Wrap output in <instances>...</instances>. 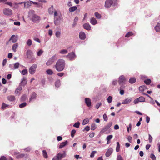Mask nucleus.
Segmentation results:
<instances>
[{
    "label": "nucleus",
    "mask_w": 160,
    "mask_h": 160,
    "mask_svg": "<svg viewBox=\"0 0 160 160\" xmlns=\"http://www.w3.org/2000/svg\"><path fill=\"white\" fill-rule=\"evenodd\" d=\"M80 123L79 122H77L75 123L73 125V126L76 128H78L80 125Z\"/></svg>",
    "instance_id": "c03bdc74"
},
{
    "label": "nucleus",
    "mask_w": 160,
    "mask_h": 160,
    "mask_svg": "<svg viewBox=\"0 0 160 160\" xmlns=\"http://www.w3.org/2000/svg\"><path fill=\"white\" fill-rule=\"evenodd\" d=\"M61 32L60 31H57L55 33V35L56 37L57 38H60L61 36Z\"/></svg>",
    "instance_id": "473e14b6"
},
{
    "label": "nucleus",
    "mask_w": 160,
    "mask_h": 160,
    "mask_svg": "<svg viewBox=\"0 0 160 160\" xmlns=\"http://www.w3.org/2000/svg\"><path fill=\"white\" fill-rule=\"evenodd\" d=\"M13 65L14 69H16L18 68L20 64L18 62H17L15 63Z\"/></svg>",
    "instance_id": "4c0bfd02"
},
{
    "label": "nucleus",
    "mask_w": 160,
    "mask_h": 160,
    "mask_svg": "<svg viewBox=\"0 0 160 160\" xmlns=\"http://www.w3.org/2000/svg\"><path fill=\"white\" fill-rule=\"evenodd\" d=\"M112 100V96H109L108 98V102L109 103H110L111 102Z\"/></svg>",
    "instance_id": "13d9d810"
},
{
    "label": "nucleus",
    "mask_w": 160,
    "mask_h": 160,
    "mask_svg": "<svg viewBox=\"0 0 160 160\" xmlns=\"http://www.w3.org/2000/svg\"><path fill=\"white\" fill-rule=\"evenodd\" d=\"M80 38L82 40H84L86 38L85 33L83 32H80L79 34Z\"/></svg>",
    "instance_id": "6ab92c4d"
},
{
    "label": "nucleus",
    "mask_w": 160,
    "mask_h": 160,
    "mask_svg": "<svg viewBox=\"0 0 160 160\" xmlns=\"http://www.w3.org/2000/svg\"><path fill=\"white\" fill-rule=\"evenodd\" d=\"M95 16L97 18L99 19H100L101 17V15L97 12H95Z\"/></svg>",
    "instance_id": "58836bf2"
},
{
    "label": "nucleus",
    "mask_w": 160,
    "mask_h": 160,
    "mask_svg": "<svg viewBox=\"0 0 160 160\" xmlns=\"http://www.w3.org/2000/svg\"><path fill=\"white\" fill-rule=\"evenodd\" d=\"M58 59L57 56L56 54L54 55L50 58L46 62V64L48 66L52 65Z\"/></svg>",
    "instance_id": "39448f33"
},
{
    "label": "nucleus",
    "mask_w": 160,
    "mask_h": 160,
    "mask_svg": "<svg viewBox=\"0 0 160 160\" xmlns=\"http://www.w3.org/2000/svg\"><path fill=\"white\" fill-rule=\"evenodd\" d=\"M65 155V152L64 151H63L62 153H61V152L58 153L56 155V156L60 160H61L62 158L64 157Z\"/></svg>",
    "instance_id": "ddd939ff"
},
{
    "label": "nucleus",
    "mask_w": 160,
    "mask_h": 160,
    "mask_svg": "<svg viewBox=\"0 0 160 160\" xmlns=\"http://www.w3.org/2000/svg\"><path fill=\"white\" fill-rule=\"evenodd\" d=\"M147 89L146 88V87L145 86H142L140 87L139 88V90L140 91H144L146 89Z\"/></svg>",
    "instance_id": "7c9ffc66"
},
{
    "label": "nucleus",
    "mask_w": 160,
    "mask_h": 160,
    "mask_svg": "<svg viewBox=\"0 0 160 160\" xmlns=\"http://www.w3.org/2000/svg\"><path fill=\"white\" fill-rule=\"evenodd\" d=\"M27 104L26 102H23L19 105V107L22 108L26 106Z\"/></svg>",
    "instance_id": "603ef678"
},
{
    "label": "nucleus",
    "mask_w": 160,
    "mask_h": 160,
    "mask_svg": "<svg viewBox=\"0 0 160 160\" xmlns=\"http://www.w3.org/2000/svg\"><path fill=\"white\" fill-rule=\"evenodd\" d=\"M7 99L10 101H13L15 100V97L14 96L10 95L7 97Z\"/></svg>",
    "instance_id": "393cba45"
},
{
    "label": "nucleus",
    "mask_w": 160,
    "mask_h": 160,
    "mask_svg": "<svg viewBox=\"0 0 160 160\" xmlns=\"http://www.w3.org/2000/svg\"><path fill=\"white\" fill-rule=\"evenodd\" d=\"M132 125L131 123H130L128 127L127 128V131L128 132H130V130H131L132 128Z\"/></svg>",
    "instance_id": "6e6d98bb"
},
{
    "label": "nucleus",
    "mask_w": 160,
    "mask_h": 160,
    "mask_svg": "<svg viewBox=\"0 0 160 160\" xmlns=\"http://www.w3.org/2000/svg\"><path fill=\"white\" fill-rule=\"evenodd\" d=\"M35 11L33 10H31L29 12L28 16L31 18L34 22L40 20V18L39 16L35 14Z\"/></svg>",
    "instance_id": "f03ea898"
},
{
    "label": "nucleus",
    "mask_w": 160,
    "mask_h": 160,
    "mask_svg": "<svg viewBox=\"0 0 160 160\" xmlns=\"http://www.w3.org/2000/svg\"><path fill=\"white\" fill-rule=\"evenodd\" d=\"M36 94L35 92H33L29 99V101L31 102L32 100L36 99Z\"/></svg>",
    "instance_id": "b1692460"
},
{
    "label": "nucleus",
    "mask_w": 160,
    "mask_h": 160,
    "mask_svg": "<svg viewBox=\"0 0 160 160\" xmlns=\"http://www.w3.org/2000/svg\"><path fill=\"white\" fill-rule=\"evenodd\" d=\"M103 116L104 120L105 121H107L108 120V118L106 114H104Z\"/></svg>",
    "instance_id": "0e129e2a"
},
{
    "label": "nucleus",
    "mask_w": 160,
    "mask_h": 160,
    "mask_svg": "<svg viewBox=\"0 0 160 160\" xmlns=\"http://www.w3.org/2000/svg\"><path fill=\"white\" fill-rule=\"evenodd\" d=\"M68 52V51L66 49H62L60 50L59 52L61 54H64L67 53Z\"/></svg>",
    "instance_id": "f704fd0d"
},
{
    "label": "nucleus",
    "mask_w": 160,
    "mask_h": 160,
    "mask_svg": "<svg viewBox=\"0 0 160 160\" xmlns=\"http://www.w3.org/2000/svg\"><path fill=\"white\" fill-rule=\"evenodd\" d=\"M89 122V120L88 118L84 119L82 122V124L83 125H85L86 124L88 123Z\"/></svg>",
    "instance_id": "a18cd8bd"
},
{
    "label": "nucleus",
    "mask_w": 160,
    "mask_h": 160,
    "mask_svg": "<svg viewBox=\"0 0 160 160\" xmlns=\"http://www.w3.org/2000/svg\"><path fill=\"white\" fill-rule=\"evenodd\" d=\"M117 160H123V159L120 155H118L117 156Z\"/></svg>",
    "instance_id": "e2e57ef3"
},
{
    "label": "nucleus",
    "mask_w": 160,
    "mask_h": 160,
    "mask_svg": "<svg viewBox=\"0 0 160 160\" xmlns=\"http://www.w3.org/2000/svg\"><path fill=\"white\" fill-rule=\"evenodd\" d=\"M25 156L24 154H20L17 156V158H21Z\"/></svg>",
    "instance_id": "09e8293b"
},
{
    "label": "nucleus",
    "mask_w": 160,
    "mask_h": 160,
    "mask_svg": "<svg viewBox=\"0 0 160 160\" xmlns=\"http://www.w3.org/2000/svg\"><path fill=\"white\" fill-rule=\"evenodd\" d=\"M112 122H109L101 130L100 133L101 134L104 132L108 133L109 132V129L112 126Z\"/></svg>",
    "instance_id": "7ed1b4c3"
},
{
    "label": "nucleus",
    "mask_w": 160,
    "mask_h": 160,
    "mask_svg": "<svg viewBox=\"0 0 160 160\" xmlns=\"http://www.w3.org/2000/svg\"><path fill=\"white\" fill-rule=\"evenodd\" d=\"M133 34L132 32H129L127 33L125 35V37L127 38L129 37L130 36H131Z\"/></svg>",
    "instance_id": "5fc2aeb1"
},
{
    "label": "nucleus",
    "mask_w": 160,
    "mask_h": 160,
    "mask_svg": "<svg viewBox=\"0 0 160 160\" xmlns=\"http://www.w3.org/2000/svg\"><path fill=\"white\" fill-rule=\"evenodd\" d=\"M48 75H51L53 73L51 69H48L46 71Z\"/></svg>",
    "instance_id": "ea45409f"
},
{
    "label": "nucleus",
    "mask_w": 160,
    "mask_h": 160,
    "mask_svg": "<svg viewBox=\"0 0 160 160\" xmlns=\"http://www.w3.org/2000/svg\"><path fill=\"white\" fill-rule=\"evenodd\" d=\"M85 103L88 107L91 105V102L90 99L88 98H86L85 99Z\"/></svg>",
    "instance_id": "f3484780"
},
{
    "label": "nucleus",
    "mask_w": 160,
    "mask_h": 160,
    "mask_svg": "<svg viewBox=\"0 0 160 160\" xmlns=\"http://www.w3.org/2000/svg\"><path fill=\"white\" fill-rule=\"evenodd\" d=\"M68 143V142L67 140H66L65 142H62L59 145L58 148L59 149L62 148L64 147L65 146L67 145Z\"/></svg>",
    "instance_id": "2eb2a0df"
},
{
    "label": "nucleus",
    "mask_w": 160,
    "mask_h": 160,
    "mask_svg": "<svg viewBox=\"0 0 160 160\" xmlns=\"http://www.w3.org/2000/svg\"><path fill=\"white\" fill-rule=\"evenodd\" d=\"M26 44L28 46H30L32 44V40L30 39H28L26 42Z\"/></svg>",
    "instance_id": "2f4dec72"
},
{
    "label": "nucleus",
    "mask_w": 160,
    "mask_h": 160,
    "mask_svg": "<svg viewBox=\"0 0 160 160\" xmlns=\"http://www.w3.org/2000/svg\"><path fill=\"white\" fill-rule=\"evenodd\" d=\"M113 3L112 0H107L105 2V6L107 8H110Z\"/></svg>",
    "instance_id": "f8f14e48"
},
{
    "label": "nucleus",
    "mask_w": 160,
    "mask_h": 160,
    "mask_svg": "<svg viewBox=\"0 0 160 160\" xmlns=\"http://www.w3.org/2000/svg\"><path fill=\"white\" fill-rule=\"evenodd\" d=\"M97 152L96 151H93L90 154V157L91 158H93L94 156V154L96 153H97Z\"/></svg>",
    "instance_id": "4d7b16f0"
},
{
    "label": "nucleus",
    "mask_w": 160,
    "mask_h": 160,
    "mask_svg": "<svg viewBox=\"0 0 160 160\" xmlns=\"http://www.w3.org/2000/svg\"><path fill=\"white\" fill-rule=\"evenodd\" d=\"M96 127H97L96 125L95 124H94V123L92 124L91 125V130H93L96 128Z\"/></svg>",
    "instance_id": "3c124183"
},
{
    "label": "nucleus",
    "mask_w": 160,
    "mask_h": 160,
    "mask_svg": "<svg viewBox=\"0 0 160 160\" xmlns=\"http://www.w3.org/2000/svg\"><path fill=\"white\" fill-rule=\"evenodd\" d=\"M78 17H76L73 21V22L72 25V27H74L77 24V22L78 21Z\"/></svg>",
    "instance_id": "a878e982"
},
{
    "label": "nucleus",
    "mask_w": 160,
    "mask_h": 160,
    "mask_svg": "<svg viewBox=\"0 0 160 160\" xmlns=\"http://www.w3.org/2000/svg\"><path fill=\"white\" fill-rule=\"evenodd\" d=\"M24 3L25 7L28 8L31 5L32 1H29L27 2H24Z\"/></svg>",
    "instance_id": "aec40b11"
},
{
    "label": "nucleus",
    "mask_w": 160,
    "mask_h": 160,
    "mask_svg": "<svg viewBox=\"0 0 160 160\" xmlns=\"http://www.w3.org/2000/svg\"><path fill=\"white\" fill-rule=\"evenodd\" d=\"M151 79H146V80H145V81H144L145 83L146 84H148V85H149V84H150V83H151Z\"/></svg>",
    "instance_id": "37998d69"
},
{
    "label": "nucleus",
    "mask_w": 160,
    "mask_h": 160,
    "mask_svg": "<svg viewBox=\"0 0 160 160\" xmlns=\"http://www.w3.org/2000/svg\"><path fill=\"white\" fill-rule=\"evenodd\" d=\"M28 73V71L27 69H23L21 72V73L23 75H25Z\"/></svg>",
    "instance_id": "bf43d9fd"
},
{
    "label": "nucleus",
    "mask_w": 160,
    "mask_h": 160,
    "mask_svg": "<svg viewBox=\"0 0 160 160\" xmlns=\"http://www.w3.org/2000/svg\"><path fill=\"white\" fill-rule=\"evenodd\" d=\"M148 140L149 142L150 143H151L152 142V138L150 134H149L148 135Z\"/></svg>",
    "instance_id": "680f3d73"
},
{
    "label": "nucleus",
    "mask_w": 160,
    "mask_h": 160,
    "mask_svg": "<svg viewBox=\"0 0 160 160\" xmlns=\"http://www.w3.org/2000/svg\"><path fill=\"white\" fill-rule=\"evenodd\" d=\"M102 103L101 102H99L97 103L95 107L97 109H98L100 106L101 105Z\"/></svg>",
    "instance_id": "774afa93"
},
{
    "label": "nucleus",
    "mask_w": 160,
    "mask_h": 160,
    "mask_svg": "<svg viewBox=\"0 0 160 160\" xmlns=\"http://www.w3.org/2000/svg\"><path fill=\"white\" fill-rule=\"evenodd\" d=\"M150 158L153 160H156V157H155V156L153 154H151Z\"/></svg>",
    "instance_id": "338daca9"
},
{
    "label": "nucleus",
    "mask_w": 160,
    "mask_h": 160,
    "mask_svg": "<svg viewBox=\"0 0 160 160\" xmlns=\"http://www.w3.org/2000/svg\"><path fill=\"white\" fill-rule=\"evenodd\" d=\"M112 137L113 136L112 135H108L106 139L108 141H110L112 138Z\"/></svg>",
    "instance_id": "052dcab7"
},
{
    "label": "nucleus",
    "mask_w": 160,
    "mask_h": 160,
    "mask_svg": "<svg viewBox=\"0 0 160 160\" xmlns=\"http://www.w3.org/2000/svg\"><path fill=\"white\" fill-rule=\"evenodd\" d=\"M65 66V62L63 59H58L56 63L55 67L58 72L62 71L64 69Z\"/></svg>",
    "instance_id": "f257e3e1"
},
{
    "label": "nucleus",
    "mask_w": 160,
    "mask_h": 160,
    "mask_svg": "<svg viewBox=\"0 0 160 160\" xmlns=\"http://www.w3.org/2000/svg\"><path fill=\"white\" fill-rule=\"evenodd\" d=\"M37 67V66L36 64H33L30 67L29 69V73L32 75L34 74L36 71Z\"/></svg>",
    "instance_id": "423d86ee"
},
{
    "label": "nucleus",
    "mask_w": 160,
    "mask_h": 160,
    "mask_svg": "<svg viewBox=\"0 0 160 160\" xmlns=\"http://www.w3.org/2000/svg\"><path fill=\"white\" fill-rule=\"evenodd\" d=\"M27 58L29 59H31L33 55V52L30 50H28L26 53Z\"/></svg>",
    "instance_id": "dca6fc26"
},
{
    "label": "nucleus",
    "mask_w": 160,
    "mask_h": 160,
    "mask_svg": "<svg viewBox=\"0 0 160 160\" xmlns=\"http://www.w3.org/2000/svg\"><path fill=\"white\" fill-rule=\"evenodd\" d=\"M138 98L139 101V102H142L145 101V98L142 96Z\"/></svg>",
    "instance_id": "a19ab883"
},
{
    "label": "nucleus",
    "mask_w": 160,
    "mask_h": 160,
    "mask_svg": "<svg viewBox=\"0 0 160 160\" xmlns=\"http://www.w3.org/2000/svg\"><path fill=\"white\" fill-rule=\"evenodd\" d=\"M83 26L84 28L87 30H89L91 29V27L88 23L84 24Z\"/></svg>",
    "instance_id": "4be33fe9"
},
{
    "label": "nucleus",
    "mask_w": 160,
    "mask_h": 160,
    "mask_svg": "<svg viewBox=\"0 0 160 160\" xmlns=\"http://www.w3.org/2000/svg\"><path fill=\"white\" fill-rule=\"evenodd\" d=\"M77 7L76 6H73L70 7L69 9V11L71 12H74L77 9Z\"/></svg>",
    "instance_id": "bb28decb"
},
{
    "label": "nucleus",
    "mask_w": 160,
    "mask_h": 160,
    "mask_svg": "<svg viewBox=\"0 0 160 160\" xmlns=\"http://www.w3.org/2000/svg\"><path fill=\"white\" fill-rule=\"evenodd\" d=\"M132 99L131 97H128L123 100L122 102V104H128L130 103L132 101Z\"/></svg>",
    "instance_id": "9d476101"
},
{
    "label": "nucleus",
    "mask_w": 160,
    "mask_h": 160,
    "mask_svg": "<svg viewBox=\"0 0 160 160\" xmlns=\"http://www.w3.org/2000/svg\"><path fill=\"white\" fill-rule=\"evenodd\" d=\"M8 104H5L3 102L2 104V109H5L6 108L8 107Z\"/></svg>",
    "instance_id": "49530a36"
},
{
    "label": "nucleus",
    "mask_w": 160,
    "mask_h": 160,
    "mask_svg": "<svg viewBox=\"0 0 160 160\" xmlns=\"http://www.w3.org/2000/svg\"><path fill=\"white\" fill-rule=\"evenodd\" d=\"M22 89V88L21 86L19 87L16 90L15 92V93L16 95H19L20 94V92Z\"/></svg>",
    "instance_id": "a211bd4d"
},
{
    "label": "nucleus",
    "mask_w": 160,
    "mask_h": 160,
    "mask_svg": "<svg viewBox=\"0 0 160 160\" xmlns=\"http://www.w3.org/2000/svg\"><path fill=\"white\" fill-rule=\"evenodd\" d=\"M18 44L17 43H16L12 45V49L14 52H15L16 51V49L18 47Z\"/></svg>",
    "instance_id": "c756f323"
},
{
    "label": "nucleus",
    "mask_w": 160,
    "mask_h": 160,
    "mask_svg": "<svg viewBox=\"0 0 160 160\" xmlns=\"http://www.w3.org/2000/svg\"><path fill=\"white\" fill-rule=\"evenodd\" d=\"M33 39L35 41L38 42V43H40L41 42L40 40L38 38H36V37H34L33 38Z\"/></svg>",
    "instance_id": "69168bd1"
},
{
    "label": "nucleus",
    "mask_w": 160,
    "mask_h": 160,
    "mask_svg": "<svg viewBox=\"0 0 160 160\" xmlns=\"http://www.w3.org/2000/svg\"><path fill=\"white\" fill-rule=\"evenodd\" d=\"M27 80L26 78L23 77L21 82V85L24 86L27 83Z\"/></svg>",
    "instance_id": "5701e85b"
},
{
    "label": "nucleus",
    "mask_w": 160,
    "mask_h": 160,
    "mask_svg": "<svg viewBox=\"0 0 160 160\" xmlns=\"http://www.w3.org/2000/svg\"><path fill=\"white\" fill-rule=\"evenodd\" d=\"M113 151L112 148H111L108 149L105 153V155L107 157H109L112 153Z\"/></svg>",
    "instance_id": "4468645a"
},
{
    "label": "nucleus",
    "mask_w": 160,
    "mask_h": 160,
    "mask_svg": "<svg viewBox=\"0 0 160 160\" xmlns=\"http://www.w3.org/2000/svg\"><path fill=\"white\" fill-rule=\"evenodd\" d=\"M66 57L70 60L72 61L75 59L76 56L74 52H72L69 53Z\"/></svg>",
    "instance_id": "0eeeda50"
},
{
    "label": "nucleus",
    "mask_w": 160,
    "mask_h": 160,
    "mask_svg": "<svg viewBox=\"0 0 160 160\" xmlns=\"http://www.w3.org/2000/svg\"><path fill=\"white\" fill-rule=\"evenodd\" d=\"M90 22L92 24L95 25L97 23V21L95 18H92L90 19Z\"/></svg>",
    "instance_id": "412c9836"
},
{
    "label": "nucleus",
    "mask_w": 160,
    "mask_h": 160,
    "mask_svg": "<svg viewBox=\"0 0 160 160\" xmlns=\"http://www.w3.org/2000/svg\"><path fill=\"white\" fill-rule=\"evenodd\" d=\"M48 12L49 14H53L54 12V8L53 5H52L51 7L49 8Z\"/></svg>",
    "instance_id": "c85d7f7f"
},
{
    "label": "nucleus",
    "mask_w": 160,
    "mask_h": 160,
    "mask_svg": "<svg viewBox=\"0 0 160 160\" xmlns=\"http://www.w3.org/2000/svg\"><path fill=\"white\" fill-rule=\"evenodd\" d=\"M63 21L62 16L60 15L54 18V22L56 26L59 25Z\"/></svg>",
    "instance_id": "20e7f679"
},
{
    "label": "nucleus",
    "mask_w": 160,
    "mask_h": 160,
    "mask_svg": "<svg viewBox=\"0 0 160 160\" xmlns=\"http://www.w3.org/2000/svg\"><path fill=\"white\" fill-rule=\"evenodd\" d=\"M3 13L7 16H10L12 14V11L8 8H5L3 10Z\"/></svg>",
    "instance_id": "6e6552de"
},
{
    "label": "nucleus",
    "mask_w": 160,
    "mask_h": 160,
    "mask_svg": "<svg viewBox=\"0 0 160 160\" xmlns=\"http://www.w3.org/2000/svg\"><path fill=\"white\" fill-rule=\"evenodd\" d=\"M60 85V80H58L56 81L55 82V86L57 88L59 87Z\"/></svg>",
    "instance_id": "c9c22d12"
},
{
    "label": "nucleus",
    "mask_w": 160,
    "mask_h": 160,
    "mask_svg": "<svg viewBox=\"0 0 160 160\" xmlns=\"http://www.w3.org/2000/svg\"><path fill=\"white\" fill-rule=\"evenodd\" d=\"M154 28L156 32H160V23H158Z\"/></svg>",
    "instance_id": "cd10ccee"
},
{
    "label": "nucleus",
    "mask_w": 160,
    "mask_h": 160,
    "mask_svg": "<svg viewBox=\"0 0 160 160\" xmlns=\"http://www.w3.org/2000/svg\"><path fill=\"white\" fill-rule=\"evenodd\" d=\"M42 154H43V157L45 158H47L48 157V156L47 152L45 150H44L42 151Z\"/></svg>",
    "instance_id": "79ce46f5"
},
{
    "label": "nucleus",
    "mask_w": 160,
    "mask_h": 160,
    "mask_svg": "<svg viewBox=\"0 0 160 160\" xmlns=\"http://www.w3.org/2000/svg\"><path fill=\"white\" fill-rule=\"evenodd\" d=\"M18 39V36L15 35H13L11 36L10 39H9V41H11L13 43H15L17 41Z\"/></svg>",
    "instance_id": "9b49d317"
},
{
    "label": "nucleus",
    "mask_w": 160,
    "mask_h": 160,
    "mask_svg": "<svg viewBox=\"0 0 160 160\" xmlns=\"http://www.w3.org/2000/svg\"><path fill=\"white\" fill-rule=\"evenodd\" d=\"M117 147L116 148V151L118 152L120 150V145L119 142H117Z\"/></svg>",
    "instance_id": "e433bc0d"
},
{
    "label": "nucleus",
    "mask_w": 160,
    "mask_h": 160,
    "mask_svg": "<svg viewBox=\"0 0 160 160\" xmlns=\"http://www.w3.org/2000/svg\"><path fill=\"white\" fill-rule=\"evenodd\" d=\"M76 132V131L75 129H73L72 130L71 132V136L73 138L74 135Z\"/></svg>",
    "instance_id": "864d4df0"
},
{
    "label": "nucleus",
    "mask_w": 160,
    "mask_h": 160,
    "mask_svg": "<svg viewBox=\"0 0 160 160\" xmlns=\"http://www.w3.org/2000/svg\"><path fill=\"white\" fill-rule=\"evenodd\" d=\"M27 96L26 95H22L21 98V100L22 101H23L25 100L27 98Z\"/></svg>",
    "instance_id": "8fccbe9b"
},
{
    "label": "nucleus",
    "mask_w": 160,
    "mask_h": 160,
    "mask_svg": "<svg viewBox=\"0 0 160 160\" xmlns=\"http://www.w3.org/2000/svg\"><path fill=\"white\" fill-rule=\"evenodd\" d=\"M136 81V79L134 78H131L129 81V82L130 83L132 84L135 83Z\"/></svg>",
    "instance_id": "72a5a7b5"
},
{
    "label": "nucleus",
    "mask_w": 160,
    "mask_h": 160,
    "mask_svg": "<svg viewBox=\"0 0 160 160\" xmlns=\"http://www.w3.org/2000/svg\"><path fill=\"white\" fill-rule=\"evenodd\" d=\"M118 82L120 85H123L125 83L126 79L124 76L121 75L119 78Z\"/></svg>",
    "instance_id": "1a4fd4ad"
},
{
    "label": "nucleus",
    "mask_w": 160,
    "mask_h": 160,
    "mask_svg": "<svg viewBox=\"0 0 160 160\" xmlns=\"http://www.w3.org/2000/svg\"><path fill=\"white\" fill-rule=\"evenodd\" d=\"M43 52V51L42 49H40L38 52L37 53V55L38 56H40Z\"/></svg>",
    "instance_id": "de8ad7c7"
}]
</instances>
